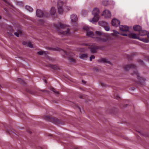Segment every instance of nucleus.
Returning <instances> with one entry per match:
<instances>
[{
    "mask_svg": "<svg viewBox=\"0 0 149 149\" xmlns=\"http://www.w3.org/2000/svg\"><path fill=\"white\" fill-rule=\"evenodd\" d=\"M131 72H133L131 74V79L134 81H135V83L138 84L141 86L144 85L145 83V79L143 77H140L136 67L135 65L131 64Z\"/></svg>",
    "mask_w": 149,
    "mask_h": 149,
    "instance_id": "f257e3e1",
    "label": "nucleus"
},
{
    "mask_svg": "<svg viewBox=\"0 0 149 149\" xmlns=\"http://www.w3.org/2000/svg\"><path fill=\"white\" fill-rule=\"evenodd\" d=\"M59 26L61 29L65 30L63 31H61V33L63 35H68L70 34V29L67 28V26L63 24L60 23L58 25Z\"/></svg>",
    "mask_w": 149,
    "mask_h": 149,
    "instance_id": "f03ea898",
    "label": "nucleus"
},
{
    "mask_svg": "<svg viewBox=\"0 0 149 149\" xmlns=\"http://www.w3.org/2000/svg\"><path fill=\"white\" fill-rule=\"evenodd\" d=\"M46 119L47 120L54 123L55 124H60L61 123V121L58 119L55 118H53L47 116L46 117Z\"/></svg>",
    "mask_w": 149,
    "mask_h": 149,
    "instance_id": "7ed1b4c3",
    "label": "nucleus"
},
{
    "mask_svg": "<svg viewBox=\"0 0 149 149\" xmlns=\"http://www.w3.org/2000/svg\"><path fill=\"white\" fill-rule=\"evenodd\" d=\"M58 12L59 14H62L63 13V3L61 1H59L58 2Z\"/></svg>",
    "mask_w": 149,
    "mask_h": 149,
    "instance_id": "20e7f679",
    "label": "nucleus"
},
{
    "mask_svg": "<svg viewBox=\"0 0 149 149\" xmlns=\"http://www.w3.org/2000/svg\"><path fill=\"white\" fill-rule=\"evenodd\" d=\"M101 49V47L94 45L91 46L90 48V51L91 53H94L96 52L97 49Z\"/></svg>",
    "mask_w": 149,
    "mask_h": 149,
    "instance_id": "39448f33",
    "label": "nucleus"
},
{
    "mask_svg": "<svg viewBox=\"0 0 149 149\" xmlns=\"http://www.w3.org/2000/svg\"><path fill=\"white\" fill-rule=\"evenodd\" d=\"M111 25L115 27L118 26H120V21L117 19H113L111 22Z\"/></svg>",
    "mask_w": 149,
    "mask_h": 149,
    "instance_id": "423d86ee",
    "label": "nucleus"
},
{
    "mask_svg": "<svg viewBox=\"0 0 149 149\" xmlns=\"http://www.w3.org/2000/svg\"><path fill=\"white\" fill-rule=\"evenodd\" d=\"M102 15V16L104 15L105 18H109L111 16V13L109 10H106L103 11Z\"/></svg>",
    "mask_w": 149,
    "mask_h": 149,
    "instance_id": "0eeeda50",
    "label": "nucleus"
},
{
    "mask_svg": "<svg viewBox=\"0 0 149 149\" xmlns=\"http://www.w3.org/2000/svg\"><path fill=\"white\" fill-rule=\"evenodd\" d=\"M96 41L98 42H106L108 41L109 39L108 38H102L97 37L95 38Z\"/></svg>",
    "mask_w": 149,
    "mask_h": 149,
    "instance_id": "6e6552de",
    "label": "nucleus"
},
{
    "mask_svg": "<svg viewBox=\"0 0 149 149\" xmlns=\"http://www.w3.org/2000/svg\"><path fill=\"white\" fill-rule=\"evenodd\" d=\"M47 49L51 51H62L63 52H65V51L63 49L57 47H55L54 48L48 47H47Z\"/></svg>",
    "mask_w": 149,
    "mask_h": 149,
    "instance_id": "1a4fd4ad",
    "label": "nucleus"
},
{
    "mask_svg": "<svg viewBox=\"0 0 149 149\" xmlns=\"http://www.w3.org/2000/svg\"><path fill=\"white\" fill-rule=\"evenodd\" d=\"M36 16L40 18L43 17V12L40 10L38 9L36 10Z\"/></svg>",
    "mask_w": 149,
    "mask_h": 149,
    "instance_id": "9d476101",
    "label": "nucleus"
},
{
    "mask_svg": "<svg viewBox=\"0 0 149 149\" xmlns=\"http://www.w3.org/2000/svg\"><path fill=\"white\" fill-rule=\"evenodd\" d=\"M119 27L120 30L123 31H127L129 29V27L126 25L120 26Z\"/></svg>",
    "mask_w": 149,
    "mask_h": 149,
    "instance_id": "9b49d317",
    "label": "nucleus"
},
{
    "mask_svg": "<svg viewBox=\"0 0 149 149\" xmlns=\"http://www.w3.org/2000/svg\"><path fill=\"white\" fill-rule=\"evenodd\" d=\"M49 66L54 70H60L59 67L57 65L50 64L49 65Z\"/></svg>",
    "mask_w": 149,
    "mask_h": 149,
    "instance_id": "f8f14e48",
    "label": "nucleus"
},
{
    "mask_svg": "<svg viewBox=\"0 0 149 149\" xmlns=\"http://www.w3.org/2000/svg\"><path fill=\"white\" fill-rule=\"evenodd\" d=\"M71 20L73 22H75L77 21L78 17L77 15L74 14H73L71 15L70 17Z\"/></svg>",
    "mask_w": 149,
    "mask_h": 149,
    "instance_id": "ddd939ff",
    "label": "nucleus"
},
{
    "mask_svg": "<svg viewBox=\"0 0 149 149\" xmlns=\"http://www.w3.org/2000/svg\"><path fill=\"white\" fill-rule=\"evenodd\" d=\"M100 13V10L99 9L97 8H94L92 11V14L94 16L98 15Z\"/></svg>",
    "mask_w": 149,
    "mask_h": 149,
    "instance_id": "4468645a",
    "label": "nucleus"
},
{
    "mask_svg": "<svg viewBox=\"0 0 149 149\" xmlns=\"http://www.w3.org/2000/svg\"><path fill=\"white\" fill-rule=\"evenodd\" d=\"M99 19V15L94 16L92 20H90V21L93 23L97 22L98 21Z\"/></svg>",
    "mask_w": 149,
    "mask_h": 149,
    "instance_id": "2eb2a0df",
    "label": "nucleus"
},
{
    "mask_svg": "<svg viewBox=\"0 0 149 149\" xmlns=\"http://www.w3.org/2000/svg\"><path fill=\"white\" fill-rule=\"evenodd\" d=\"M97 61L99 62L103 63H106L110 64L111 63V62L110 61H107L106 59L104 58H102L100 60H98Z\"/></svg>",
    "mask_w": 149,
    "mask_h": 149,
    "instance_id": "dca6fc26",
    "label": "nucleus"
},
{
    "mask_svg": "<svg viewBox=\"0 0 149 149\" xmlns=\"http://www.w3.org/2000/svg\"><path fill=\"white\" fill-rule=\"evenodd\" d=\"M139 32V35L141 36H145L148 34V32L145 30H141Z\"/></svg>",
    "mask_w": 149,
    "mask_h": 149,
    "instance_id": "f3484780",
    "label": "nucleus"
},
{
    "mask_svg": "<svg viewBox=\"0 0 149 149\" xmlns=\"http://www.w3.org/2000/svg\"><path fill=\"white\" fill-rule=\"evenodd\" d=\"M98 24L99 25L102 26L104 27L106 25H108V23L107 22L104 21H101L99 22Z\"/></svg>",
    "mask_w": 149,
    "mask_h": 149,
    "instance_id": "a211bd4d",
    "label": "nucleus"
},
{
    "mask_svg": "<svg viewBox=\"0 0 149 149\" xmlns=\"http://www.w3.org/2000/svg\"><path fill=\"white\" fill-rule=\"evenodd\" d=\"M141 27L139 25H136L133 26L134 30L136 31H139L141 29Z\"/></svg>",
    "mask_w": 149,
    "mask_h": 149,
    "instance_id": "6ab92c4d",
    "label": "nucleus"
},
{
    "mask_svg": "<svg viewBox=\"0 0 149 149\" xmlns=\"http://www.w3.org/2000/svg\"><path fill=\"white\" fill-rule=\"evenodd\" d=\"M86 35L88 37H93V36L94 35V33L93 31L89 30L86 32Z\"/></svg>",
    "mask_w": 149,
    "mask_h": 149,
    "instance_id": "aec40b11",
    "label": "nucleus"
},
{
    "mask_svg": "<svg viewBox=\"0 0 149 149\" xmlns=\"http://www.w3.org/2000/svg\"><path fill=\"white\" fill-rule=\"evenodd\" d=\"M56 12V9L54 7H52L50 11V14L51 15H54Z\"/></svg>",
    "mask_w": 149,
    "mask_h": 149,
    "instance_id": "412c9836",
    "label": "nucleus"
},
{
    "mask_svg": "<svg viewBox=\"0 0 149 149\" xmlns=\"http://www.w3.org/2000/svg\"><path fill=\"white\" fill-rule=\"evenodd\" d=\"M131 38L139 39V37L138 36H137L135 33H131Z\"/></svg>",
    "mask_w": 149,
    "mask_h": 149,
    "instance_id": "4be33fe9",
    "label": "nucleus"
},
{
    "mask_svg": "<svg viewBox=\"0 0 149 149\" xmlns=\"http://www.w3.org/2000/svg\"><path fill=\"white\" fill-rule=\"evenodd\" d=\"M49 14L47 12L45 11L43 12V16L45 17H47L49 16Z\"/></svg>",
    "mask_w": 149,
    "mask_h": 149,
    "instance_id": "5701e85b",
    "label": "nucleus"
},
{
    "mask_svg": "<svg viewBox=\"0 0 149 149\" xmlns=\"http://www.w3.org/2000/svg\"><path fill=\"white\" fill-rule=\"evenodd\" d=\"M87 57V54H81L80 56V58L82 59H84Z\"/></svg>",
    "mask_w": 149,
    "mask_h": 149,
    "instance_id": "b1692460",
    "label": "nucleus"
},
{
    "mask_svg": "<svg viewBox=\"0 0 149 149\" xmlns=\"http://www.w3.org/2000/svg\"><path fill=\"white\" fill-rule=\"evenodd\" d=\"M139 39L140 40L142 41L145 43H148L149 42V40L148 39L145 38H139Z\"/></svg>",
    "mask_w": 149,
    "mask_h": 149,
    "instance_id": "393cba45",
    "label": "nucleus"
},
{
    "mask_svg": "<svg viewBox=\"0 0 149 149\" xmlns=\"http://www.w3.org/2000/svg\"><path fill=\"white\" fill-rule=\"evenodd\" d=\"M17 81L24 85L25 84V83L24 81L20 78H18Z\"/></svg>",
    "mask_w": 149,
    "mask_h": 149,
    "instance_id": "a878e982",
    "label": "nucleus"
},
{
    "mask_svg": "<svg viewBox=\"0 0 149 149\" xmlns=\"http://www.w3.org/2000/svg\"><path fill=\"white\" fill-rule=\"evenodd\" d=\"M68 60L70 62L73 63H75V60L72 57H68Z\"/></svg>",
    "mask_w": 149,
    "mask_h": 149,
    "instance_id": "bb28decb",
    "label": "nucleus"
},
{
    "mask_svg": "<svg viewBox=\"0 0 149 149\" xmlns=\"http://www.w3.org/2000/svg\"><path fill=\"white\" fill-rule=\"evenodd\" d=\"M46 52H44L43 51H40L38 52V54L41 55L43 54H45V55H46L47 54L46 53Z\"/></svg>",
    "mask_w": 149,
    "mask_h": 149,
    "instance_id": "cd10ccee",
    "label": "nucleus"
},
{
    "mask_svg": "<svg viewBox=\"0 0 149 149\" xmlns=\"http://www.w3.org/2000/svg\"><path fill=\"white\" fill-rule=\"evenodd\" d=\"M25 8L29 11L31 12L33 10V9L30 6H25Z\"/></svg>",
    "mask_w": 149,
    "mask_h": 149,
    "instance_id": "c85d7f7f",
    "label": "nucleus"
},
{
    "mask_svg": "<svg viewBox=\"0 0 149 149\" xmlns=\"http://www.w3.org/2000/svg\"><path fill=\"white\" fill-rule=\"evenodd\" d=\"M95 33L99 36H101L103 35V32L99 31H96L95 32Z\"/></svg>",
    "mask_w": 149,
    "mask_h": 149,
    "instance_id": "c756f323",
    "label": "nucleus"
},
{
    "mask_svg": "<svg viewBox=\"0 0 149 149\" xmlns=\"http://www.w3.org/2000/svg\"><path fill=\"white\" fill-rule=\"evenodd\" d=\"M130 68V65H126L124 69L126 71H127Z\"/></svg>",
    "mask_w": 149,
    "mask_h": 149,
    "instance_id": "7c9ffc66",
    "label": "nucleus"
},
{
    "mask_svg": "<svg viewBox=\"0 0 149 149\" xmlns=\"http://www.w3.org/2000/svg\"><path fill=\"white\" fill-rule=\"evenodd\" d=\"M105 30L107 31H109L110 29V26L108 25H106L104 27Z\"/></svg>",
    "mask_w": 149,
    "mask_h": 149,
    "instance_id": "2f4dec72",
    "label": "nucleus"
},
{
    "mask_svg": "<svg viewBox=\"0 0 149 149\" xmlns=\"http://www.w3.org/2000/svg\"><path fill=\"white\" fill-rule=\"evenodd\" d=\"M120 35L122 36H128L130 38V33H129L127 35V34L126 33H121Z\"/></svg>",
    "mask_w": 149,
    "mask_h": 149,
    "instance_id": "473e14b6",
    "label": "nucleus"
},
{
    "mask_svg": "<svg viewBox=\"0 0 149 149\" xmlns=\"http://www.w3.org/2000/svg\"><path fill=\"white\" fill-rule=\"evenodd\" d=\"M102 3L103 5L106 6H107L108 4V1H103L102 2Z\"/></svg>",
    "mask_w": 149,
    "mask_h": 149,
    "instance_id": "72a5a7b5",
    "label": "nucleus"
},
{
    "mask_svg": "<svg viewBox=\"0 0 149 149\" xmlns=\"http://www.w3.org/2000/svg\"><path fill=\"white\" fill-rule=\"evenodd\" d=\"M27 46L30 48H33V46L32 45L31 43L30 42H28Z\"/></svg>",
    "mask_w": 149,
    "mask_h": 149,
    "instance_id": "f704fd0d",
    "label": "nucleus"
},
{
    "mask_svg": "<svg viewBox=\"0 0 149 149\" xmlns=\"http://www.w3.org/2000/svg\"><path fill=\"white\" fill-rule=\"evenodd\" d=\"M52 91H53L56 94H59V92L58 91H56L54 88H52Z\"/></svg>",
    "mask_w": 149,
    "mask_h": 149,
    "instance_id": "c9c22d12",
    "label": "nucleus"
},
{
    "mask_svg": "<svg viewBox=\"0 0 149 149\" xmlns=\"http://www.w3.org/2000/svg\"><path fill=\"white\" fill-rule=\"evenodd\" d=\"M84 30L86 31V33L89 31V28L87 27H84L83 28Z\"/></svg>",
    "mask_w": 149,
    "mask_h": 149,
    "instance_id": "e433bc0d",
    "label": "nucleus"
},
{
    "mask_svg": "<svg viewBox=\"0 0 149 149\" xmlns=\"http://www.w3.org/2000/svg\"><path fill=\"white\" fill-rule=\"evenodd\" d=\"M95 58V56L93 55H92L91 56L90 58V60L91 61H92V59H94Z\"/></svg>",
    "mask_w": 149,
    "mask_h": 149,
    "instance_id": "4c0bfd02",
    "label": "nucleus"
},
{
    "mask_svg": "<svg viewBox=\"0 0 149 149\" xmlns=\"http://www.w3.org/2000/svg\"><path fill=\"white\" fill-rule=\"evenodd\" d=\"M139 62L142 65H144L143 62V61L140 60H139Z\"/></svg>",
    "mask_w": 149,
    "mask_h": 149,
    "instance_id": "58836bf2",
    "label": "nucleus"
},
{
    "mask_svg": "<svg viewBox=\"0 0 149 149\" xmlns=\"http://www.w3.org/2000/svg\"><path fill=\"white\" fill-rule=\"evenodd\" d=\"M14 35L17 37H18L19 36V33L18 32H15Z\"/></svg>",
    "mask_w": 149,
    "mask_h": 149,
    "instance_id": "ea45409f",
    "label": "nucleus"
},
{
    "mask_svg": "<svg viewBox=\"0 0 149 149\" xmlns=\"http://www.w3.org/2000/svg\"><path fill=\"white\" fill-rule=\"evenodd\" d=\"M128 104H126L125 105V106H121V107L122 108H125L126 107H127L128 106Z\"/></svg>",
    "mask_w": 149,
    "mask_h": 149,
    "instance_id": "a19ab883",
    "label": "nucleus"
},
{
    "mask_svg": "<svg viewBox=\"0 0 149 149\" xmlns=\"http://www.w3.org/2000/svg\"><path fill=\"white\" fill-rule=\"evenodd\" d=\"M146 60L147 61L149 62V56L147 57Z\"/></svg>",
    "mask_w": 149,
    "mask_h": 149,
    "instance_id": "79ce46f5",
    "label": "nucleus"
},
{
    "mask_svg": "<svg viewBox=\"0 0 149 149\" xmlns=\"http://www.w3.org/2000/svg\"><path fill=\"white\" fill-rule=\"evenodd\" d=\"M8 35L9 36H13V35L11 33L8 32Z\"/></svg>",
    "mask_w": 149,
    "mask_h": 149,
    "instance_id": "37998d69",
    "label": "nucleus"
},
{
    "mask_svg": "<svg viewBox=\"0 0 149 149\" xmlns=\"http://www.w3.org/2000/svg\"><path fill=\"white\" fill-rule=\"evenodd\" d=\"M82 82L83 83H84V84H86V81H84V80H82Z\"/></svg>",
    "mask_w": 149,
    "mask_h": 149,
    "instance_id": "c03bdc74",
    "label": "nucleus"
},
{
    "mask_svg": "<svg viewBox=\"0 0 149 149\" xmlns=\"http://www.w3.org/2000/svg\"><path fill=\"white\" fill-rule=\"evenodd\" d=\"M101 85L102 86H104V83H101Z\"/></svg>",
    "mask_w": 149,
    "mask_h": 149,
    "instance_id": "a18cd8bd",
    "label": "nucleus"
},
{
    "mask_svg": "<svg viewBox=\"0 0 149 149\" xmlns=\"http://www.w3.org/2000/svg\"><path fill=\"white\" fill-rule=\"evenodd\" d=\"M83 45H84L88 46V44L84 43V44H83Z\"/></svg>",
    "mask_w": 149,
    "mask_h": 149,
    "instance_id": "49530a36",
    "label": "nucleus"
},
{
    "mask_svg": "<svg viewBox=\"0 0 149 149\" xmlns=\"http://www.w3.org/2000/svg\"><path fill=\"white\" fill-rule=\"evenodd\" d=\"M43 91L45 92H48V91H47V90H43Z\"/></svg>",
    "mask_w": 149,
    "mask_h": 149,
    "instance_id": "de8ad7c7",
    "label": "nucleus"
},
{
    "mask_svg": "<svg viewBox=\"0 0 149 149\" xmlns=\"http://www.w3.org/2000/svg\"><path fill=\"white\" fill-rule=\"evenodd\" d=\"M131 89H131V90H134L135 89V88H131Z\"/></svg>",
    "mask_w": 149,
    "mask_h": 149,
    "instance_id": "09e8293b",
    "label": "nucleus"
},
{
    "mask_svg": "<svg viewBox=\"0 0 149 149\" xmlns=\"http://www.w3.org/2000/svg\"><path fill=\"white\" fill-rule=\"evenodd\" d=\"M114 31H114H116V32H115V33H118V34H119V33L118 32L116 31Z\"/></svg>",
    "mask_w": 149,
    "mask_h": 149,
    "instance_id": "8fccbe9b",
    "label": "nucleus"
},
{
    "mask_svg": "<svg viewBox=\"0 0 149 149\" xmlns=\"http://www.w3.org/2000/svg\"><path fill=\"white\" fill-rule=\"evenodd\" d=\"M147 36L148 38H149V32L148 33V35Z\"/></svg>",
    "mask_w": 149,
    "mask_h": 149,
    "instance_id": "3c124183",
    "label": "nucleus"
},
{
    "mask_svg": "<svg viewBox=\"0 0 149 149\" xmlns=\"http://www.w3.org/2000/svg\"><path fill=\"white\" fill-rule=\"evenodd\" d=\"M59 28H58V27H57V29H56V30L57 31H59Z\"/></svg>",
    "mask_w": 149,
    "mask_h": 149,
    "instance_id": "603ef678",
    "label": "nucleus"
},
{
    "mask_svg": "<svg viewBox=\"0 0 149 149\" xmlns=\"http://www.w3.org/2000/svg\"><path fill=\"white\" fill-rule=\"evenodd\" d=\"M94 69H95V70L96 71H97V70H98V69H97L96 68H94Z\"/></svg>",
    "mask_w": 149,
    "mask_h": 149,
    "instance_id": "864d4df0",
    "label": "nucleus"
},
{
    "mask_svg": "<svg viewBox=\"0 0 149 149\" xmlns=\"http://www.w3.org/2000/svg\"><path fill=\"white\" fill-rule=\"evenodd\" d=\"M127 57H128V59H129V58H130V56L129 55L127 56Z\"/></svg>",
    "mask_w": 149,
    "mask_h": 149,
    "instance_id": "5fc2aeb1",
    "label": "nucleus"
},
{
    "mask_svg": "<svg viewBox=\"0 0 149 149\" xmlns=\"http://www.w3.org/2000/svg\"><path fill=\"white\" fill-rule=\"evenodd\" d=\"M28 132L30 134H31V131H28Z\"/></svg>",
    "mask_w": 149,
    "mask_h": 149,
    "instance_id": "6e6d98bb",
    "label": "nucleus"
},
{
    "mask_svg": "<svg viewBox=\"0 0 149 149\" xmlns=\"http://www.w3.org/2000/svg\"><path fill=\"white\" fill-rule=\"evenodd\" d=\"M23 45H25V42H23Z\"/></svg>",
    "mask_w": 149,
    "mask_h": 149,
    "instance_id": "4d7b16f0",
    "label": "nucleus"
},
{
    "mask_svg": "<svg viewBox=\"0 0 149 149\" xmlns=\"http://www.w3.org/2000/svg\"><path fill=\"white\" fill-rule=\"evenodd\" d=\"M44 82L45 83H47V81L46 80H45L44 81Z\"/></svg>",
    "mask_w": 149,
    "mask_h": 149,
    "instance_id": "13d9d810",
    "label": "nucleus"
},
{
    "mask_svg": "<svg viewBox=\"0 0 149 149\" xmlns=\"http://www.w3.org/2000/svg\"><path fill=\"white\" fill-rule=\"evenodd\" d=\"M22 114L24 116H25V115L24 113H22Z\"/></svg>",
    "mask_w": 149,
    "mask_h": 149,
    "instance_id": "bf43d9fd",
    "label": "nucleus"
},
{
    "mask_svg": "<svg viewBox=\"0 0 149 149\" xmlns=\"http://www.w3.org/2000/svg\"><path fill=\"white\" fill-rule=\"evenodd\" d=\"M4 0V1L5 2H6V3H7V1H6V0Z\"/></svg>",
    "mask_w": 149,
    "mask_h": 149,
    "instance_id": "052dcab7",
    "label": "nucleus"
},
{
    "mask_svg": "<svg viewBox=\"0 0 149 149\" xmlns=\"http://www.w3.org/2000/svg\"><path fill=\"white\" fill-rule=\"evenodd\" d=\"M1 18V16H0V19Z\"/></svg>",
    "mask_w": 149,
    "mask_h": 149,
    "instance_id": "680f3d73",
    "label": "nucleus"
},
{
    "mask_svg": "<svg viewBox=\"0 0 149 149\" xmlns=\"http://www.w3.org/2000/svg\"><path fill=\"white\" fill-rule=\"evenodd\" d=\"M8 133L9 134H10V132L9 131H8Z\"/></svg>",
    "mask_w": 149,
    "mask_h": 149,
    "instance_id": "e2e57ef3",
    "label": "nucleus"
},
{
    "mask_svg": "<svg viewBox=\"0 0 149 149\" xmlns=\"http://www.w3.org/2000/svg\"><path fill=\"white\" fill-rule=\"evenodd\" d=\"M131 42H132V41L131 40Z\"/></svg>",
    "mask_w": 149,
    "mask_h": 149,
    "instance_id": "0e129e2a",
    "label": "nucleus"
},
{
    "mask_svg": "<svg viewBox=\"0 0 149 149\" xmlns=\"http://www.w3.org/2000/svg\"><path fill=\"white\" fill-rule=\"evenodd\" d=\"M131 56H132V54H131Z\"/></svg>",
    "mask_w": 149,
    "mask_h": 149,
    "instance_id": "69168bd1",
    "label": "nucleus"
},
{
    "mask_svg": "<svg viewBox=\"0 0 149 149\" xmlns=\"http://www.w3.org/2000/svg\"><path fill=\"white\" fill-rule=\"evenodd\" d=\"M79 108V110H80V108Z\"/></svg>",
    "mask_w": 149,
    "mask_h": 149,
    "instance_id": "338daca9",
    "label": "nucleus"
}]
</instances>
